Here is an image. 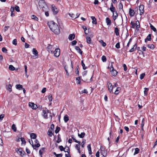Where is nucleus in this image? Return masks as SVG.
I'll use <instances>...</instances> for the list:
<instances>
[{
	"label": "nucleus",
	"instance_id": "1",
	"mask_svg": "<svg viewBox=\"0 0 157 157\" xmlns=\"http://www.w3.org/2000/svg\"><path fill=\"white\" fill-rule=\"evenodd\" d=\"M48 25L51 30L56 34L60 33V30L58 25L53 21H50L48 23Z\"/></svg>",
	"mask_w": 157,
	"mask_h": 157
},
{
	"label": "nucleus",
	"instance_id": "2",
	"mask_svg": "<svg viewBox=\"0 0 157 157\" xmlns=\"http://www.w3.org/2000/svg\"><path fill=\"white\" fill-rule=\"evenodd\" d=\"M39 5L40 8H41L44 11H47L48 9V7L44 0H40L39 1Z\"/></svg>",
	"mask_w": 157,
	"mask_h": 157
},
{
	"label": "nucleus",
	"instance_id": "3",
	"mask_svg": "<svg viewBox=\"0 0 157 157\" xmlns=\"http://www.w3.org/2000/svg\"><path fill=\"white\" fill-rule=\"evenodd\" d=\"M71 67H68L67 66H65L64 67V69L66 71V72L67 73V75H69V74L68 73V71L71 72L73 69V65L72 64V62H71Z\"/></svg>",
	"mask_w": 157,
	"mask_h": 157
},
{
	"label": "nucleus",
	"instance_id": "4",
	"mask_svg": "<svg viewBox=\"0 0 157 157\" xmlns=\"http://www.w3.org/2000/svg\"><path fill=\"white\" fill-rule=\"evenodd\" d=\"M15 151L18 154H19L21 156H23L24 154H25V152L23 151L22 150L21 148H16L15 149Z\"/></svg>",
	"mask_w": 157,
	"mask_h": 157
},
{
	"label": "nucleus",
	"instance_id": "5",
	"mask_svg": "<svg viewBox=\"0 0 157 157\" xmlns=\"http://www.w3.org/2000/svg\"><path fill=\"white\" fill-rule=\"evenodd\" d=\"M60 52V49L59 48H56L53 52L54 56L56 57H58L59 56Z\"/></svg>",
	"mask_w": 157,
	"mask_h": 157
},
{
	"label": "nucleus",
	"instance_id": "6",
	"mask_svg": "<svg viewBox=\"0 0 157 157\" xmlns=\"http://www.w3.org/2000/svg\"><path fill=\"white\" fill-rule=\"evenodd\" d=\"M108 89L109 92L111 93H113V87L112 84L110 82H108L107 83Z\"/></svg>",
	"mask_w": 157,
	"mask_h": 157
},
{
	"label": "nucleus",
	"instance_id": "7",
	"mask_svg": "<svg viewBox=\"0 0 157 157\" xmlns=\"http://www.w3.org/2000/svg\"><path fill=\"white\" fill-rule=\"evenodd\" d=\"M29 105L33 109H36L37 108V105L33 103L29 102Z\"/></svg>",
	"mask_w": 157,
	"mask_h": 157
},
{
	"label": "nucleus",
	"instance_id": "8",
	"mask_svg": "<svg viewBox=\"0 0 157 157\" xmlns=\"http://www.w3.org/2000/svg\"><path fill=\"white\" fill-rule=\"evenodd\" d=\"M144 6L143 5H141L139 7V10L140 11V14L142 15L143 14L144 11Z\"/></svg>",
	"mask_w": 157,
	"mask_h": 157
},
{
	"label": "nucleus",
	"instance_id": "9",
	"mask_svg": "<svg viewBox=\"0 0 157 157\" xmlns=\"http://www.w3.org/2000/svg\"><path fill=\"white\" fill-rule=\"evenodd\" d=\"M42 115L44 117V118L45 119H47L48 117V115L47 113L46 110H42Z\"/></svg>",
	"mask_w": 157,
	"mask_h": 157
},
{
	"label": "nucleus",
	"instance_id": "10",
	"mask_svg": "<svg viewBox=\"0 0 157 157\" xmlns=\"http://www.w3.org/2000/svg\"><path fill=\"white\" fill-rule=\"evenodd\" d=\"M101 150V151L102 155L103 156H105L106 155L107 152L106 151L104 150V149L102 147H101L100 148Z\"/></svg>",
	"mask_w": 157,
	"mask_h": 157
},
{
	"label": "nucleus",
	"instance_id": "11",
	"mask_svg": "<svg viewBox=\"0 0 157 157\" xmlns=\"http://www.w3.org/2000/svg\"><path fill=\"white\" fill-rule=\"evenodd\" d=\"M34 146L36 147H38L40 146V144L39 143V141L36 139H35L34 141Z\"/></svg>",
	"mask_w": 157,
	"mask_h": 157
},
{
	"label": "nucleus",
	"instance_id": "12",
	"mask_svg": "<svg viewBox=\"0 0 157 157\" xmlns=\"http://www.w3.org/2000/svg\"><path fill=\"white\" fill-rule=\"evenodd\" d=\"M32 52L33 54L34 55L36 56L35 58H37L38 56V53L37 51L35 48H33V49Z\"/></svg>",
	"mask_w": 157,
	"mask_h": 157
},
{
	"label": "nucleus",
	"instance_id": "13",
	"mask_svg": "<svg viewBox=\"0 0 157 157\" xmlns=\"http://www.w3.org/2000/svg\"><path fill=\"white\" fill-rule=\"evenodd\" d=\"M151 34H149L145 39V42H147V41H150L151 40Z\"/></svg>",
	"mask_w": 157,
	"mask_h": 157
},
{
	"label": "nucleus",
	"instance_id": "14",
	"mask_svg": "<svg viewBox=\"0 0 157 157\" xmlns=\"http://www.w3.org/2000/svg\"><path fill=\"white\" fill-rule=\"evenodd\" d=\"M75 35L74 34H70L68 36V39L70 40H72L75 39Z\"/></svg>",
	"mask_w": 157,
	"mask_h": 157
},
{
	"label": "nucleus",
	"instance_id": "15",
	"mask_svg": "<svg viewBox=\"0 0 157 157\" xmlns=\"http://www.w3.org/2000/svg\"><path fill=\"white\" fill-rule=\"evenodd\" d=\"M134 10L130 8L129 10V14L131 17H132L134 16Z\"/></svg>",
	"mask_w": 157,
	"mask_h": 157
},
{
	"label": "nucleus",
	"instance_id": "16",
	"mask_svg": "<svg viewBox=\"0 0 157 157\" xmlns=\"http://www.w3.org/2000/svg\"><path fill=\"white\" fill-rule=\"evenodd\" d=\"M75 49L78 51V52L81 55H82V51L81 50L78 46H76L75 48Z\"/></svg>",
	"mask_w": 157,
	"mask_h": 157
},
{
	"label": "nucleus",
	"instance_id": "17",
	"mask_svg": "<svg viewBox=\"0 0 157 157\" xmlns=\"http://www.w3.org/2000/svg\"><path fill=\"white\" fill-rule=\"evenodd\" d=\"M118 16V13L117 11H116L115 12V14L114 13H113V20L115 21L117 17Z\"/></svg>",
	"mask_w": 157,
	"mask_h": 157
},
{
	"label": "nucleus",
	"instance_id": "18",
	"mask_svg": "<svg viewBox=\"0 0 157 157\" xmlns=\"http://www.w3.org/2000/svg\"><path fill=\"white\" fill-rule=\"evenodd\" d=\"M117 71L114 70V69H112V71H111L112 75L114 76H115L117 75Z\"/></svg>",
	"mask_w": 157,
	"mask_h": 157
},
{
	"label": "nucleus",
	"instance_id": "19",
	"mask_svg": "<svg viewBox=\"0 0 157 157\" xmlns=\"http://www.w3.org/2000/svg\"><path fill=\"white\" fill-rule=\"evenodd\" d=\"M30 136L32 139L35 140L36 137V135L34 133H32L30 134Z\"/></svg>",
	"mask_w": 157,
	"mask_h": 157
},
{
	"label": "nucleus",
	"instance_id": "20",
	"mask_svg": "<svg viewBox=\"0 0 157 157\" xmlns=\"http://www.w3.org/2000/svg\"><path fill=\"white\" fill-rule=\"evenodd\" d=\"M16 88L17 89L20 90L23 89V86L20 84H17L16 85Z\"/></svg>",
	"mask_w": 157,
	"mask_h": 157
},
{
	"label": "nucleus",
	"instance_id": "21",
	"mask_svg": "<svg viewBox=\"0 0 157 157\" xmlns=\"http://www.w3.org/2000/svg\"><path fill=\"white\" fill-rule=\"evenodd\" d=\"M106 22L107 25H110L111 24V21L109 17H107L106 19Z\"/></svg>",
	"mask_w": 157,
	"mask_h": 157
},
{
	"label": "nucleus",
	"instance_id": "22",
	"mask_svg": "<svg viewBox=\"0 0 157 157\" xmlns=\"http://www.w3.org/2000/svg\"><path fill=\"white\" fill-rule=\"evenodd\" d=\"M147 46L148 48L152 50H153L155 48V46L154 45V44H148L147 45Z\"/></svg>",
	"mask_w": 157,
	"mask_h": 157
},
{
	"label": "nucleus",
	"instance_id": "23",
	"mask_svg": "<svg viewBox=\"0 0 157 157\" xmlns=\"http://www.w3.org/2000/svg\"><path fill=\"white\" fill-rule=\"evenodd\" d=\"M87 147L88 148L89 154L91 155L92 154V152L91 151V148L90 144H88L87 146Z\"/></svg>",
	"mask_w": 157,
	"mask_h": 157
},
{
	"label": "nucleus",
	"instance_id": "24",
	"mask_svg": "<svg viewBox=\"0 0 157 157\" xmlns=\"http://www.w3.org/2000/svg\"><path fill=\"white\" fill-rule=\"evenodd\" d=\"M92 20V23L93 24H97L96 19L95 17L93 16L91 17Z\"/></svg>",
	"mask_w": 157,
	"mask_h": 157
},
{
	"label": "nucleus",
	"instance_id": "25",
	"mask_svg": "<svg viewBox=\"0 0 157 157\" xmlns=\"http://www.w3.org/2000/svg\"><path fill=\"white\" fill-rule=\"evenodd\" d=\"M64 120L65 122L66 123L69 120V117L67 115H65L64 117Z\"/></svg>",
	"mask_w": 157,
	"mask_h": 157
},
{
	"label": "nucleus",
	"instance_id": "26",
	"mask_svg": "<svg viewBox=\"0 0 157 157\" xmlns=\"http://www.w3.org/2000/svg\"><path fill=\"white\" fill-rule=\"evenodd\" d=\"M6 88L7 90H8L10 92L12 91V86L10 84H9L8 86H6Z\"/></svg>",
	"mask_w": 157,
	"mask_h": 157
},
{
	"label": "nucleus",
	"instance_id": "27",
	"mask_svg": "<svg viewBox=\"0 0 157 157\" xmlns=\"http://www.w3.org/2000/svg\"><path fill=\"white\" fill-rule=\"evenodd\" d=\"M144 96H147V93L148 91V88H144Z\"/></svg>",
	"mask_w": 157,
	"mask_h": 157
},
{
	"label": "nucleus",
	"instance_id": "28",
	"mask_svg": "<svg viewBox=\"0 0 157 157\" xmlns=\"http://www.w3.org/2000/svg\"><path fill=\"white\" fill-rule=\"evenodd\" d=\"M121 90V88L120 87H117L116 90L114 92V94H118L119 93V92H120V90Z\"/></svg>",
	"mask_w": 157,
	"mask_h": 157
},
{
	"label": "nucleus",
	"instance_id": "29",
	"mask_svg": "<svg viewBox=\"0 0 157 157\" xmlns=\"http://www.w3.org/2000/svg\"><path fill=\"white\" fill-rule=\"evenodd\" d=\"M119 30L117 27L115 28L114 33L117 36H118L119 35Z\"/></svg>",
	"mask_w": 157,
	"mask_h": 157
},
{
	"label": "nucleus",
	"instance_id": "30",
	"mask_svg": "<svg viewBox=\"0 0 157 157\" xmlns=\"http://www.w3.org/2000/svg\"><path fill=\"white\" fill-rule=\"evenodd\" d=\"M85 135V133L83 132H81L80 134H79V133H78V136L80 138H83L84 137Z\"/></svg>",
	"mask_w": 157,
	"mask_h": 157
},
{
	"label": "nucleus",
	"instance_id": "31",
	"mask_svg": "<svg viewBox=\"0 0 157 157\" xmlns=\"http://www.w3.org/2000/svg\"><path fill=\"white\" fill-rule=\"evenodd\" d=\"M44 151V148L42 147L41 149L39 151V153L40 155L42 156L43 153Z\"/></svg>",
	"mask_w": 157,
	"mask_h": 157
},
{
	"label": "nucleus",
	"instance_id": "32",
	"mask_svg": "<svg viewBox=\"0 0 157 157\" xmlns=\"http://www.w3.org/2000/svg\"><path fill=\"white\" fill-rule=\"evenodd\" d=\"M136 23L133 22V21H131L130 24L132 25L131 28L133 29L135 28V26L136 25Z\"/></svg>",
	"mask_w": 157,
	"mask_h": 157
},
{
	"label": "nucleus",
	"instance_id": "33",
	"mask_svg": "<svg viewBox=\"0 0 157 157\" xmlns=\"http://www.w3.org/2000/svg\"><path fill=\"white\" fill-rule=\"evenodd\" d=\"M118 7V8H119V9H120V10L122 9V10L123 11H124V10L123 9V5L121 2H120V4H119Z\"/></svg>",
	"mask_w": 157,
	"mask_h": 157
},
{
	"label": "nucleus",
	"instance_id": "34",
	"mask_svg": "<svg viewBox=\"0 0 157 157\" xmlns=\"http://www.w3.org/2000/svg\"><path fill=\"white\" fill-rule=\"evenodd\" d=\"M135 151L134 153V155H136L138 154L140 151V150L138 148H136L135 149Z\"/></svg>",
	"mask_w": 157,
	"mask_h": 157
},
{
	"label": "nucleus",
	"instance_id": "35",
	"mask_svg": "<svg viewBox=\"0 0 157 157\" xmlns=\"http://www.w3.org/2000/svg\"><path fill=\"white\" fill-rule=\"evenodd\" d=\"M67 151L68 153V154H65V157H71L70 155H69V153L70 152V149L68 147H67Z\"/></svg>",
	"mask_w": 157,
	"mask_h": 157
},
{
	"label": "nucleus",
	"instance_id": "36",
	"mask_svg": "<svg viewBox=\"0 0 157 157\" xmlns=\"http://www.w3.org/2000/svg\"><path fill=\"white\" fill-rule=\"evenodd\" d=\"M52 45H51V44H48V46L47 47V49H48V50L49 51H51V52L52 53V51H51V49L52 48Z\"/></svg>",
	"mask_w": 157,
	"mask_h": 157
},
{
	"label": "nucleus",
	"instance_id": "37",
	"mask_svg": "<svg viewBox=\"0 0 157 157\" xmlns=\"http://www.w3.org/2000/svg\"><path fill=\"white\" fill-rule=\"evenodd\" d=\"M86 42L88 44H90L91 43V39L90 37H87L86 38Z\"/></svg>",
	"mask_w": 157,
	"mask_h": 157
},
{
	"label": "nucleus",
	"instance_id": "38",
	"mask_svg": "<svg viewBox=\"0 0 157 157\" xmlns=\"http://www.w3.org/2000/svg\"><path fill=\"white\" fill-rule=\"evenodd\" d=\"M31 18L32 19L35 21H38V17L35 15H32Z\"/></svg>",
	"mask_w": 157,
	"mask_h": 157
},
{
	"label": "nucleus",
	"instance_id": "39",
	"mask_svg": "<svg viewBox=\"0 0 157 157\" xmlns=\"http://www.w3.org/2000/svg\"><path fill=\"white\" fill-rule=\"evenodd\" d=\"M9 68L10 70L13 71L15 70V68L12 65H10L9 66Z\"/></svg>",
	"mask_w": 157,
	"mask_h": 157
},
{
	"label": "nucleus",
	"instance_id": "40",
	"mask_svg": "<svg viewBox=\"0 0 157 157\" xmlns=\"http://www.w3.org/2000/svg\"><path fill=\"white\" fill-rule=\"evenodd\" d=\"M150 28L151 29L153 30L154 32H155L157 31L156 29L151 24H150Z\"/></svg>",
	"mask_w": 157,
	"mask_h": 157
},
{
	"label": "nucleus",
	"instance_id": "41",
	"mask_svg": "<svg viewBox=\"0 0 157 157\" xmlns=\"http://www.w3.org/2000/svg\"><path fill=\"white\" fill-rule=\"evenodd\" d=\"M81 64L82 66L83 69L84 70H86L87 68V67L85 66V64L83 63V60H82L81 61Z\"/></svg>",
	"mask_w": 157,
	"mask_h": 157
},
{
	"label": "nucleus",
	"instance_id": "42",
	"mask_svg": "<svg viewBox=\"0 0 157 157\" xmlns=\"http://www.w3.org/2000/svg\"><path fill=\"white\" fill-rule=\"evenodd\" d=\"M101 60L103 62H105L106 61V58L105 56H103L101 57Z\"/></svg>",
	"mask_w": 157,
	"mask_h": 157
},
{
	"label": "nucleus",
	"instance_id": "43",
	"mask_svg": "<svg viewBox=\"0 0 157 157\" xmlns=\"http://www.w3.org/2000/svg\"><path fill=\"white\" fill-rule=\"evenodd\" d=\"M100 42L101 43V45L103 47H105L106 46V43L104 42L102 40H100Z\"/></svg>",
	"mask_w": 157,
	"mask_h": 157
},
{
	"label": "nucleus",
	"instance_id": "44",
	"mask_svg": "<svg viewBox=\"0 0 157 157\" xmlns=\"http://www.w3.org/2000/svg\"><path fill=\"white\" fill-rule=\"evenodd\" d=\"M12 128L14 132H16L17 130L16 126L14 124L12 125Z\"/></svg>",
	"mask_w": 157,
	"mask_h": 157
},
{
	"label": "nucleus",
	"instance_id": "45",
	"mask_svg": "<svg viewBox=\"0 0 157 157\" xmlns=\"http://www.w3.org/2000/svg\"><path fill=\"white\" fill-rule=\"evenodd\" d=\"M60 130V128L59 127L57 126L55 131V132L56 133H57L59 132Z\"/></svg>",
	"mask_w": 157,
	"mask_h": 157
},
{
	"label": "nucleus",
	"instance_id": "46",
	"mask_svg": "<svg viewBox=\"0 0 157 157\" xmlns=\"http://www.w3.org/2000/svg\"><path fill=\"white\" fill-rule=\"evenodd\" d=\"M69 15L72 19L76 18V17H75V15L73 13H69Z\"/></svg>",
	"mask_w": 157,
	"mask_h": 157
},
{
	"label": "nucleus",
	"instance_id": "47",
	"mask_svg": "<svg viewBox=\"0 0 157 157\" xmlns=\"http://www.w3.org/2000/svg\"><path fill=\"white\" fill-rule=\"evenodd\" d=\"M48 135L50 137L52 136L53 135V134L52 133V131H50L49 130L48 131Z\"/></svg>",
	"mask_w": 157,
	"mask_h": 157
},
{
	"label": "nucleus",
	"instance_id": "48",
	"mask_svg": "<svg viewBox=\"0 0 157 157\" xmlns=\"http://www.w3.org/2000/svg\"><path fill=\"white\" fill-rule=\"evenodd\" d=\"M78 66L76 69H75V73H76L78 75H79V71H78Z\"/></svg>",
	"mask_w": 157,
	"mask_h": 157
},
{
	"label": "nucleus",
	"instance_id": "49",
	"mask_svg": "<svg viewBox=\"0 0 157 157\" xmlns=\"http://www.w3.org/2000/svg\"><path fill=\"white\" fill-rule=\"evenodd\" d=\"M137 47V46H136V47L135 48H132L131 49H130L129 50V52H133L135 51L136 50V49Z\"/></svg>",
	"mask_w": 157,
	"mask_h": 157
},
{
	"label": "nucleus",
	"instance_id": "50",
	"mask_svg": "<svg viewBox=\"0 0 157 157\" xmlns=\"http://www.w3.org/2000/svg\"><path fill=\"white\" fill-rule=\"evenodd\" d=\"M132 39L131 38L129 40V41L128 42V43L127 44V45L126 46V49H127V48H128L129 46V44H130V43H131L132 41Z\"/></svg>",
	"mask_w": 157,
	"mask_h": 157
},
{
	"label": "nucleus",
	"instance_id": "51",
	"mask_svg": "<svg viewBox=\"0 0 157 157\" xmlns=\"http://www.w3.org/2000/svg\"><path fill=\"white\" fill-rule=\"evenodd\" d=\"M2 51L4 53H6L7 50L5 47H3L2 48Z\"/></svg>",
	"mask_w": 157,
	"mask_h": 157
},
{
	"label": "nucleus",
	"instance_id": "52",
	"mask_svg": "<svg viewBox=\"0 0 157 157\" xmlns=\"http://www.w3.org/2000/svg\"><path fill=\"white\" fill-rule=\"evenodd\" d=\"M21 140L22 142V144H25L26 143V141L25 139L24 138L21 137Z\"/></svg>",
	"mask_w": 157,
	"mask_h": 157
},
{
	"label": "nucleus",
	"instance_id": "53",
	"mask_svg": "<svg viewBox=\"0 0 157 157\" xmlns=\"http://www.w3.org/2000/svg\"><path fill=\"white\" fill-rule=\"evenodd\" d=\"M48 99L49 101H52V96L51 94H50L48 96Z\"/></svg>",
	"mask_w": 157,
	"mask_h": 157
},
{
	"label": "nucleus",
	"instance_id": "54",
	"mask_svg": "<svg viewBox=\"0 0 157 157\" xmlns=\"http://www.w3.org/2000/svg\"><path fill=\"white\" fill-rule=\"evenodd\" d=\"M59 148L60 150L61 151H64L65 152H67V151H64V148H63V147L62 146H59Z\"/></svg>",
	"mask_w": 157,
	"mask_h": 157
},
{
	"label": "nucleus",
	"instance_id": "55",
	"mask_svg": "<svg viewBox=\"0 0 157 157\" xmlns=\"http://www.w3.org/2000/svg\"><path fill=\"white\" fill-rule=\"evenodd\" d=\"M136 29H137L138 28H139L140 27V25H139V22L138 21H136Z\"/></svg>",
	"mask_w": 157,
	"mask_h": 157
},
{
	"label": "nucleus",
	"instance_id": "56",
	"mask_svg": "<svg viewBox=\"0 0 157 157\" xmlns=\"http://www.w3.org/2000/svg\"><path fill=\"white\" fill-rule=\"evenodd\" d=\"M109 10H110L113 13L114 12L116 11H115V7L113 8H110Z\"/></svg>",
	"mask_w": 157,
	"mask_h": 157
},
{
	"label": "nucleus",
	"instance_id": "57",
	"mask_svg": "<svg viewBox=\"0 0 157 157\" xmlns=\"http://www.w3.org/2000/svg\"><path fill=\"white\" fill-rule=\"evenodd\" d=\"M144 124V119L143 118L141 122V126L142 127V128H143Z\"/></svg>",
	"mask_w": 157,
	"mask_h": 157
},
{
	"label": "nucleus",
	"instance_id": "58",
	"mask_svg": "<svg viewBox=\"0 0 157 157\" xmlns=\"http://www.w3.org/2000/svg\"><path fill=\"white\" fill-rule=\"evenodd\" d=\"M81 79H76V82L78 84H80Z\"/></svg>",
	"mask_w": 157,
	"mask_h": 157
},
{
	"label": "nucleus",
	"instance_id": "59",
	"mask_svg": "<svg viewBox=\"0 0 157 157\" xmlns=\"http://www.w3.org/2000/svg\"><path fill=\"white\" fill-rule=\"evenodd\" d=\"M61 141V140L60 137L59 136V135H58V137L57 140V142L58 143H59Z\"/></svg>",
	"mask_w": 157,
	"mask_h": 157
},
{
	"label": "nucleus",
	"instance_id": "60",
	"mask_svg": "<svg viewBox=\"0 0 157 157\" xmlns=\"http://www.w3.org/2000/svg\"><path fill=\"white\" fill-rule=\"evenodd\" d=\"M12 44L15 45H17V40L16 39H14L13 40Z\"/></svg>",
	"mask_w": 157,
	"mask_h": 157
},
{
	"label": "nucleus",
	"instance_id": "61",
	"mask_svg": "<svg viewBox=\"0 0 157 157\" xmlns=\"http://www.w3.org/2000/svg\"><path fill=\"white\" fill-rule=\"evenodd\" d=\"M86 143V140H83L82 142V147H84V145Z\"/></svg>",
	"mask_w": 157,
	"mask_h": 157
},
{
	"label": "nucleus",
	"instance_id": "62",
	"mask_svg": "<svg viewBox=\"0 0 157 157\" xmlns=\"http://www.w3.org/2000/svg\"><path fill=\"white\" fill-rule=\"evenodd\" d=\"M72 138L73 139V140L76 143H78V144H80V142L79 141H78L76 140L75 138H74L73 136H72Z\"/></svg>",
	"mask_w": 157,
	"mask_h": 157
},
{
	"label": "nucleus",
	"instance_id": "63",
	"mask_svg": "<svg viewBox=\"0 0 157 157\" xmlns=\"http://www.w3.org/2000/svg\"><path fill=\"white\" fill-rule=\"evenodd\" d=\"M15 9L17 12H19L20 11L19 7L18 6H15Z\"/></svg>",
	"mask_w": 157,
	"mask_h": 157
},
{
	"label": "nucleus",
	"instance_id": "64",
	"mask_svg": "<svg viewBox=\"0 0 157 157\" xmlns=\"http://www.w3.org/2000/svg\"><path fill=\"white\" fill-rule=\"evenodd\" d=\"M77 43V42L76 40H74L71 42V43L72 45H74L76 44Z\"/></svg>",
	"mask_w": 157,
	"mask_h": 157
}]
</instances>
